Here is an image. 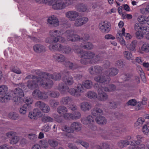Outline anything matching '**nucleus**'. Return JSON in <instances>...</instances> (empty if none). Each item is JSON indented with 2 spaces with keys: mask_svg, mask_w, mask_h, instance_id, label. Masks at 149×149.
<instances>
[{
  "mask_svg": "<svg viewBox=\"0 0 149 149\" xmlns=\"http://www.w3.org/2000/svg\"><path fill=\"white\" fill-rule=\"evenodd\" d=\"M60 74H55L53 75L49 74L47 73H44L42 74V78L38 77L36 78L34 76L29 75L26 77V79H33L34 80L32 81L28 82L26 88L28 89H24L26 91H29V89H32L37 87L39 86H41L43 87L47 88L51 87L53 84L52 81L50 80L49 78L54 80H58L61 78Z\"/></svg>",
  "mask_w": 149,
  "mask_h": 149,
  "instance_id": "obj_1",
  "label": "nucleus"
},
{
  "mask_svg": "<svg viewBox=\"0 0 149 149\" xmlns=\"http://www.w3.org/2000/svg\"><path fill=\"white\" fill-rule=\"evenodd\" d=\"M95 81L101 83H103L106 84L105 86L102 88H100L98 90V95L97 98L99 100L101 101H104L106 100L108 98L107 94L103 92V90L105 92L112 91L114 90L116 87L113 85H109L107 84L110 80V78L109 77L97 76L95 77Z\"/></svg>",
  "mask_w": 149,
  "mask_h": 149,
  "instance_id": "obj_2",
  "label": "nucleus"
},
{
  "mask_svg": "<svg viewBox=\"0 0 149 149\" xmlns=\"http://www.w3.org/2000/svg\"><path fill=\"white\" fill-rule=\"evenodd\" d=\"M81 56V63L84 64H86L88 63H92L97 62L100 59L98 56H95L94 54L90 52H81L80 53Z\"/></svg>",
  "mask_w": 149,
  "mask_h": 149,
  "instance_id": "obj_3",
  "label": "nucleus"
},
{
  "mask_svg": "<svg viewBox=\"0 0 149 149\" xmlns=\"http://www.w3.org/2000/svg\"><path fill=\"white\" fill-rule=\"evenodd\" d=\"M136 31L135 36L137 38L141 39L146 35V37L149 40V26L146 25H141L139 23H136L134 25Z\"/></svg>",
  "mask_w": 149,
  "mask_h": 149,
  "instance_id": "obj_4",
  "label": "nucleus"
},
{
  "mask_svg": "<svg viewBox=\"0 0 149 149\" xmlns=\"http://www.w3.org/2000/svg\"><path fill=\"white\" fill-rule=\"evenodd\" d=\"M83 86L81 84H78L77 87V89L71 88L69 89V88L66 87H64L63 84H59L58 87V89L62 93H65L69 92L71 95L75 96H78L80 95V93L82 91Z\"/></svg>",
  "mask_w": 149,
  "mask_h": 149,
  "instance_id": "obj_5",
  "label": "nucleus"
},
{
  "mask_svg": "<svg viewBox=\"0 0 149 149\" xmlns=\"http://www.w3.org/2000/svg\"><path fill=\"white\" fill-rule=\"evenodd\" d=\"M92 113L93 116H97L95 121L97 124L103 125L106 123V119L104 117L101 116L103 114V111L102 109L98 108H95L92 110Z\"/></svg>",
  "mask_w": 149,
  "mask_h": 149,
  "instance_id": "obj_6",
  "label": "nucleus"
},
{
  "mask_svg": "<svg viewBox=\"0 0 149 149\" xmlns=\"http://www.w3.org/2000/svg\"><path fill=\"white\" fill-rule=\"evenodd\" d=\"M8 91L7 87L4 85L0 86V101L2 102H5L8 100L12 99L11 93H7Z\"/></svg>",
  "mask_w": 149,
  "mask_h": 149,
  "instance_id": "obj_7",
  "label": "nucleus"
},
{
  "mask_svg": "<svg viewBox=\"0 0 149 149\" xmlns=\"http://www.w3.org/2000/svg\"><path fill=\"white\" fill-rule=\"evenodd\" d=\"M11 92V95L12 98L13 97V100L18 104L21 103L23 101L22 97L24 95V93L22 90L19 88H16L14 91L13 94Z\"/></svg>",
  "mask_w": 149,
  "mask_h": 149,
  "instance_id": "obj_8",
  "label": "nucleus"
},
{
  "mask_svg": "<svg viewBox=\"0 0 149 149\" xmlns=\"http://www.w3.org/2000/svg\"><path fill=\"white\" fill-rule=\"evenodd\" d=\"M57 111L59 113L63 115V117L65 119H76L79 118L81 116L79 113L77 114V116H73L72 114L66 113L67 111V109L66 108L63 106L59 107L57 109Z\"/></svg>",
  "mask_w": 149,
  "mask_h": 149,
  "instance_id": "obj_9",
  "label": "nucleus"
},
{
  "mask_svg": "<svg viewBox=\"0 0 149 149\" xmlns=\"http://www.w3.org/2000/svg\"><path fill=\"white\" fill-rule=\"evenodd\" d=\"M49 5L54 10H62L67 7L62 0H50Z\"/></svg>",
  "mask_w": 149,
  "mask_h": 149,
  "instance_id": "obj_10",
  "label": "nucleus"
},
{
  "mask_svg": "<svg viewBox=\"0 0 149 149\" xmlns=\"http://www.w3.org/2000/svg\"><path fill=\"white\" fill-rule=\"evenodd\" d=\"M81 127L80 123L75 122L71 124L70 127L64 126L62 127V129L63 131L66 132L71 133L73 132L74 130L79 131L81 129Z\"/></svg>",
  "mask_w": 149,
  "mask_h": 149,
  "instance_id": "obj_11",
  "label": "nucleus"
},
{
  "mask_svg": "<svg viewBox=\"0 0 149 149\" xmlns=\"http://www.w3.org/2000/svg\"><path fill=\"white\" fill-rule=\"evenodd\" d=\"M49 33L50 34L52 37H56L54 39V42H56L59 41L61 42H63L65 41V38H63V36H60L62 34L60 31L55 30L51 31Z\"/></svg>",
  "mask_w": 149,
  "mask_h": 149,
  "instance_id": "obj_12",
  "label": "nucleus"
},
{
  "mask_svg": "<svg viewBox=\"0 0 149 149\" xmlns=\"http://www.w3.org/2000/svg\"><path fill=\"white\" fill-rule=\"evenodd\" d=\"M98 27L101 32L107 33L109 32L110 30L111 24L107 21H102L99 23Z\"/></svg>",
  "mask_w": 149,
  "mask_h": 149,
  "instance_id": "obj_13",
  "label": "nucleus"
},
{
  "mask_svg": "<svg viewBox=\"0 0 149 149\" xmlns=\"http://www.w3.org/2000/svg\"><path fill=\"white\" fill-rule=\"evenodd\" d=\"M64 36L67 40L71 41L80 40L79 36L74 34V32L72 31H67L64 34Z\"/></svg>",
  "mask_w": 149,
  "mask_h": 149,
  "instance_id": "obj_14",
  "label": "nucleus"
},
{
  "mask_svg": "<svg viewBox=\"0 0 149 149\" xmlns=\"http://www.w3.org/2000/svg\"><path fill=\"white\" fill-rule=\"evenodd\" d=\"M79 15V13L74 10L70 11L65 13L66 17L71 21H75Z\"/></svg>",
  "mask_w": 149,
  "mask_h": 149,
  "instance_id": "obj_15",
  "label": "nucleus"
},
{
  "mask_svg": "<svg viewBox=\"0 0 149 149\" xmlns=\"http://www.w3.org/2000/svg\"><path fill=\"white\" fill-rule=\"evenodd\" d=\"M47 21L49 24L54 27L57 26L59 24V21L58 18L53 15L49 17Z\"/></svg>",
  "mask_w": 149,
  "mask_h": 149,
  "instance_id": "obj_16",
  "label": "nucleus"
},
{
  "mask_svg": "<svg viewBox=\"0 0 149 149\" xmlns=\"http://www.w3.org/2000/svg\"><path fill=\"white\" fill-rule=\"evenodd\" d=\"M74 25L77 27H79L86 24L88 21V19L86 17H80L75 19Z\"/></svg>",
  "mask_w": 149,
  "mask_h": 149,
  "instance_id": "obj_17",
  "label": "nucleus"
},
{
  "mask_svg": "<svg viewBox=\"0 0 149 149\" xmlns=\"http://www.w3.org/2000/svg\"><path fill=\"white\" fill-rule=\"evenodd\" d=\"M94 121V118L91 116H89L86 118H84L81 120L82 123L86 125L91 128L93 126V123Z\"/></svg>",
  "mask_w": 149,
  "mask_h": 149,
  "instance_id": "obj_18",
  "label": "nucleus"
},
{
  "mask_svg": "<svg viewBox=\"0 0 149 149\" xmlns=\"http://www.w3.org/2000/svg\"><path fill=\"white\" fill-rule=\"evenodd\" d=\"M125 29L123 28L121 31H119L117 34V38L119 42L122 46L125 45V40L123 37V35H124Z\"/></svg>",
  "mask_w": 149,
  "mask_h": 149,
  "instance_id": "obj_19",
  "label": "nucleus"
},
{
  "mask_svg": "<svg viewBox=\"0 0 149 149\" xmlns=\"http://www.w3.org/2000/svg\"><path fill=\"white\" fill-rule=\"evenodd\" d=\"M36 105L39 107L41 110L44 113H47L49 111L50 108L49 106L42 102H38L36 103Z\"/></svg>",
  "mask_w": 149,
  "mask_h": 149,
  "instance_id": "obj_20",
  "label": "nucleus"
},
{
  "mask_svg": "<svg viewBox=\"0 0 149 149\" xmlns=\"http://www.w3.org/2000/svg\"><path fill=\"white\" fill-rule=\"evenodd\" d=\"M33 97L36 98H39L42 99H45L47 97V95L45 93H42L39 90H36L34 91L32 93Z\"/></svg>",
  "mask_w": 149,
  "mask_h": 149,
  "instance_id": "obj_21",
  "label": "nucleus"
},
{
  "mask_svg": "<svg viewBox=\"0 0 149 149\" xmlns=\"http://www.w3.org/2000/svg\"><path fill=\"white\" fill-rule=\"evenodd\" d=\"M142 139L143 137L141 136L136 135L134 139V140L131 141L130 146H135L136 145H139L142 143Z\"/></svg>",
  "mask_w": 149,
  "mask_h": 149,
  "instance_id": "obj_22",
  "label": "nucleus"
},
{
  "mask_svg": "<svg viewBox=\"0 0 149 149\" xmlns=\"http://www.w3.org/2000/svg\"><path fill=\"white\" fill-rule=\"evenodd\" d=\"M41 116V112L36 109H34L33 111L30 112L29 114V117L31 119H35L36 116L40 117Z\"/></svg>",
  "mask_w": 149,
  "mask_h": 149,
  "instance_id": "obj_23",
  "label": "nucleus"
},
{
  "mask_svg": "<svg viewBox=\"0 0 149 149\" xmlns=\"http://www.w3.org/2000/svg\"><path fill=\"white\" fill-rule=\"evenodd\" d=\"M80 106L81 110L84 111H88L91 108V104L87 102H82L80 104Z\"/></svg>",
  "mask_w": 149,
  "mask_h": 149,
  "instance_id": "obj_24",
  "label": "nucleus"
},
{
  "mask_svg": "<svg viewBox=\"0 0 149 149\" xmlns=\"http://www.w3.org/2000/svg\"><path fill=\"white\" fill-rule=\"evenodd\" d=\"M34 51L37 53H40L44 52L45 51V47L40 44H36L33 47Z\"/></svg>",
  "mask_w": 149,
  "mask_h": 149,
  "instance_id": "obj_25",
  "label": "nucleus"
},
{
  "mask_svg": "<svg viewBox=\"0 0 149 149\" xmlns=\"http://www.w3.org/2000/svg\"><path fill=\"white\" fill-rule=\"evenodd\" d=\"M139 52L141 53L144 52H149V43L147 42L144 43L141 47L139 48Z\"/></svg>",
  "mask_w": 149,
  "mask_h": 149,
  "instance_id": "obj_26",
  "label": "nucleus"
},
{
  "mask_svg": "<svg viewBox=\"0 0 149 149\" xmlns=\"http://www.w3.org/2000/svg\"><path fill=\"white\" fill-rule=\"evenodd\" d=\"M136 41L134 40L130 44L127 43L126 46L127 49L131 51H136Z\"/></svg>",
  "mask_w": 149,
  "mask_h": 149,
  "instance_id": "obj_27",
  "label": "nucleus"
},
{
  "mask_svg": "<svg viewBox=\"0 0 149 149\" xmlns=\"http://www.w3.org/2000/svg\"><path fill=\"white\" fill-rule=\"evenodd\" d=\"M62 46L59 44L55 45H50L49 46V48L50 50L52 51L58 50L61 51L63 50L62 48Z\"/></svg>",
  "mask_w": 149,
  "mask_h": 149,
  "instance_id": "obj_28",
  "label": "nucleus"
},
{
  "mask_svg": "<svg viewBox=\"0 0 149 149\" xmlns=\"http://www.w3.org/2000/svg\"><path fill=\"white\" fill-rule=\"evenodd\" d=\"M54 59L59 62H62L64 61L65 58V57L63 55L60 54H56L53 56Z\"/></svg>",
  "mask_w": 149,
  "mask_h": 149,
  "instance_id": "obj_29",
  "label": "nucleus"
},
{
  "mask_svg": "<svg viewBox=\"0 0 149 149\" xmlns=\"http://www.w3.org/2000/svg\"><path fill=\"white\" fill-rule=\"evenodd\" d=\"M147 16L141 15L139 16L137 18V21L139 24L142 25V24H147Z\"/></svg>",
  "mask_w": 149,
  "mask_h": 149,
  "instance_id": "obj_30",
  "label": "nucleus"
},
{
  "mask_svg": "<svg viewBox=\"0 0 149 149\" xmlns=\"http://www.w3.org/2000/svg\"><path fill=\"white\" fill-rule=\"evenodd\" d=\"M101 70V68L98 66L91 67L89 69V71L91 74H94V72L98 73Z\"/></svg>",
  "mask_w": 149,
  "mask_h": 149,
  "instance_id": "obj_31",
  "label": "nucleus"
},
{
  "mask_svg": "<svg viewBox=\"0 0 149 149\" xmlns=\"http://www.w3.org/2000/svg\"><path fill=\"white\" fill-rule=\"evenodd\" d=\"M19 137L14 135L12 136L10 141V143L12 145H15L17 144L19 141Z\"/></svg>",
  "mask_w": 149,
  "mask_h": 149,
  "instance_id": "obj_32",
  "label": "nucleus"
},
{
  "mask_svg": "<svg viewBox=\"0 0 149 149\" xmlns=\"http://www.w3.org/2000/svg\"><path fill=\"white\" fill-rule=\"evenodd\" d=\"M138 146H130L128 149H145L146 148L145 145L144 143L140 144Z\"/></svg>",
  "mask_w": 149,
  "mask_h": 149,
  "instance_id": "obj_33",
  "label": "nucleus"
},
{
  "mask_svg": "<svg viewBox=\"0 0 149 149\" xmlns=\"http://www.w3.org/2000/svg\"><path fill=\"white\" fill-rule=\"evenodd\" d=\"M145 120L143 118H138L137 121L135 123L134 126L135 127H139L144 122Z\"/></svg>",
  "mask_w": 149,
  "mask_h": 149,
  "instance_id": "obj_34",
  "label": "nucleus"
},
{
  "mask_svg": "<svg viewBox=\"0 0 149 149\" xmlns=\"http://www.w3.org/2000/svg\"><path fill=\"white\" fill-rule=\"evenodd\" d=\"M8 117L12 119L16 120L19 118V115L17 113L14 112H11L8 114Z\"/></svg>",
  "mask_w": 149,
  "mask_h": 149,
  "instance_id": "obj_35",
  "label": "nucleus"
},
{
  "mask_svg": "<svg viewBox=\"0 0 149 149\" xmlns=\"http://www.w3.org/2000/svg\"><path fill=\"white\" fill-rule=\"evenodd\" d=\"M27 109V105L25 104L21 107L19 110V112L21 114L25 115L26 113Z\"/></svg>",
  "mask_w": 149,
  "mask_h": 149,
  "instance_id": "obj_36",
  "label": "nucleus"
},
{
  "mask_svg": "<svg viewBox=\"0 0 149 149\" xmlns=\"http://www.w3.org/2000/svg\"><path fill=\"white\" fill-rule=\"evenodd\" d=\"M118 73L117 70L114 68H111L109 69L107 74L111 76H114L117 74Z\"/></svg>",
  "mask_w": 149,
  "mask_h": 149,
  "instance_id": "obj_37",
  "label": "nucleus"
},
{
  "mask_svg": "<svg viewBox=\"0 0 149 149\" xmlns=\"http://www.w3.org/2000/svg\"><path fill=\"white\" fill-rule=\"evenodd\" d=\"M124 57L127 59L130 60H132L133 58V56L132 54L127 51H125L123 52Z\"/></svg>",
  "mask_w": 149,
  "mask_h": 149,
  "instance_id": "obj_38",
  "label": "nucleus"
},
{
  "mask_svg": "<svg viewBox=\"0 0 149 149\" xmlns=\"http://www.w3.org/2000/svg\"><path fill=\"white\" fill-rule=\"evenodd\" d=\"M40 144L41 148H47L48 147V144L47 141L43 140L40 142Z\"/></svg>",
  "mask_w": 149,
  "mask_h": 149,
  "instance_id": "obj_39",
  "label": "nucleus"
},
{
  "mask_svg": "<svg viewBox=\"0 0 149 149\" xmlns=\"http://www.w3.org/2000/svg\"><path fill=\"white\" fill-rule=\"evenodd\" d=\"M87 96L90 98L95 99L97 98V96L96 93L92 91L88 92L87 94Z\"/></svg>",
  "mask_w": 149,
  "mask_h": 149,
  "instance_id": "obj_40",
  "label": "nucleus"
},
{
  "mask_svg": "<svg viewBox=\"0 0 149 149\" xmlns=\"http://www.w3.org/2000/svg\"><path fill=\"white\" fill-rule=\"evenodd\" d=\"M84 87L87 88H90L92 86V82L90 81L86 80L83 83Z\"/></svg>",
  "mask_w": 149,
  "mask_h": 149,
  "instance_id": "obj_41",
  "label": "nucleus"
},
{
  "mask_svg": "<svg viewBox=\"0 0 149 149\" xmlns=\"http://www.w3.org/2000/svg\"><path fill=\"white\" fill-rule=\"evenodd\" d=\"M65 84L67 85H71L73 83V79L71 77L67 78L66 79L63 80Z\"/></svg>",
  "mask_w": 149,
  "mask_h": 149,
  "instance_id": "obj_42",
  "label": "nucleus"
},
{
  "mask_svg": "<svg viewBox=\"0 0 149 149\" xmlns=\"http://www.w3.org/2000/svg\"><path fill=\"white\" fill-rule=\"evenodd\" d=\"M142 131L144 134H148L149 133V126L146 125H144L142 127Z\"/></svg>",
  "mask_w": 149,
  "mask_h": 149,
  "instance_id": "obj_43",
  "label": "nucleus"
},
{
  "mask_svg": "<svg viewBox=\"0 0 149 149\" xmlns=\"http://www.w3.org/2000/svg\"><path fill=\"white\" fill-rule=\"evenodd\" d=\"M62 102L63 104H68L69 105L71 102L70 99L68 97L63 98L62 100Z\"/></svg>",
  "mask_w": 149,
  "mask_h": 149,
  "instance_id": "obj_44",
  "label": "nucleus"
},
{
  "mask_svg": "<svg viewBox=\"0 0 149 149\" xmlns=\"http://www.w3.org/2000/svg\"><path fill=\"white\" fill-rule=\"evenodd\" d=\"M62 48L63 49V50H61V51L66 54L69 53L71 51L70 48L69 47H64L62 46Z\"/></svg>",
  "mask_w": 149,
  "mask_h": 149,
  "instance_id": "obj_45",
  "label": "nucleus"
},
{
  "mask_svg": "<svg viewBox=\"0 0 149 149\" xmlns=\"http://www.w3.org/2000/svg\"><path fill=\"white\" fill-rule=\"evenodd\" d=\"M137 103V102L136 100L132 99L129 100L127 102V104L128 105L134 106Z\"/></svg>",
  "mask_w": 149,
  "mask_h": 149,
  "instance_id": "obj_46",
  "label": "nucleus"
},
{
  "mask_svg": "<svg viewBox=\"0 0 149 149\" xmlns=\"http://www.w3.org/2000/svg\"><path fill=\"white\" fill-rule=\"evenodd\" d=\"M129 143V141L127 140L122 141L119 143V146L121 148L128 145Z\"/></svg>",
  "mask_w": 149,
  "mask_h": 149,
  "instance_id": "obj_47",
  "label": "nucleus"
},
{
  "mask_svg": "<svg viewBox=\"0 0 149 149\" xmlns=\"http://www.w3.org/2000/svg\"><path fill=\"white\" fill-rule=\"evenodd\" d=\"M48 142L49 145L52 147H56L58 145L57 142L54 140H49Z\"/></svg>",
  "mask_w": 149,
  "mask_h": 149,
  "instance_id": "obj_48",
  "label": "nucleus"
},
{
  "mask_svg": "<svg viewBox=\"0 0 149 149\" xmlns=\"http://www.w3.org/2000/svg\"><path fill=\"white\" fill-rule=\"evenodd\" d=\"M42 120L44 122H52L53 121V119L49 116H45L43 117Z\"/></svg>",
  "mask_w": 149,
  "mask_h": 149,
  "instance_id": "obj_49",
  "label": "nucleus"
},
{
  "mask_svg": "<svg viewBox=\"0 0 149 149\" xmlns=\"http://www.w3.org/2000/svg\"><path fill=\"white\" fill-rule=\"evenodd\" d=\"M27 106L29 104H31L33 102V100L30 97H27L25 98L24 100Z\"/></svg>",
  "mask_w": 149,
  "mask_h": 149,
  "instance_id": "obj_50",
  "label": "nucleus"
},
{
  "mask_svg": "<svg viewBox=\"0 0 149 149\" xmlns=\"http://www.w3.org/2000/svg\"><path fill=\"white\" fill-rule=\"evenodd\" d=\"M83 47L86 49H90L93 47V45L91 43L86 42V44L83 46Z\"/></svg>",
  "mask_w": 149,
  "mask_h": 149,
  "instance_id": "obj_51",
  "label": "nucleus"
},
{
  "mask_svg": "<svg viewBox=\"0 0 149 149\" xmlns=\"http://www.w3.org/2000/svg\"><path fill=\"white\" fill-rule=\"evenodd\" d=\"M47 97H48V95H49L50 96L52 97H58L59 95V93H55L54 92H52L51 93L48 92L47 93H46Z\"/></svg>",
  "mask_w": 149,
  "mask_h": 149,
  "instance_id": "obj_52",
  "label": "nucleus"
},
{
  "mask_svg": "<svg viewBox=\"0 0 149 149\" xmlns=\"http://www.w3.org/2000/svg\"><path fill=\"white\" fill-rule=\"evenodd\" d=\"M35 1L39 3L47 4L49 5L50 0H35Z\"/></svg>",
  "mask_w": 149,
  "mask_h": 149,
  "instance_id": "obj_53",
  "label": "nucleus"
},
{
  "mask_svg": "<svg viewBox=\"0 0 149 149\" xmlns=\"http://www.w3.org/2000/svg\"><path fill=\"white\" fill-rule=\"evenodd\" d=\"M10 70L11 71L17 74H20L21 73V70L15 67H11Z\"/></svg>",
  "mask_w": 149,
  "mask_h": 149,
  "instance_id": "obj_54",
  "label": "nucleus"
},
{
  "mask_svg": "<svg viewBox=\"0 0 149 149\" xmlns=\"http://www.w3.org/2000/svg\"><path fill=\"white\" fill-rule=\"evenodd\" d=\"M76 142L78 144L80 143L83 146L85 147H87L88 146L87 143L81 140H78Z\"/></svg>",
  "mask_w": 149,
  "mask_h": 149,
  "instance_id": "obj_55",
  "label": "nucleus"
},
{
  "mask_svg": "<svg viewBox=\"0 0 149 149\" xmlns=\"http://www.w3.org/2000/svg\"><path fill=\"white\" fill-rule=\"evenodd\" d=\"M121 16L123 19L127 18L128 19H130L132 18V15L130 14L123 13Z\"/></svg>",
  "mask_w": 149,
  "mask_h": 149,
  "instance_id": "obj_56",
  "label": "nucleus"
},
{
  "mask_svg": "<svg viewBox=\"0 0 149 149\" xmlns=\"http://www.w3.org/2000/svg\"><path fill=\"white\" fill-rule=\"evenodd\" d=\"M104 38L105 39L107 40H114L115 38V37L113 36L112 35L109 34L106 35L104 36Z\"/></svg>",
  "mask_w": 149,
  "mask_h": 149,
  "instance_id": "obj_57",
  "label": "nucleus"
},
{
  "mask_svg": "<svg viewBox=\"0 0 149 149\" xmlns=\"http://www.w3.org/2000/svg\"><path fill=\"white\" fill-rule=\"evenodd\" d=\"M147 98L146 97H143L142 99L141 102H138V106L139 107H141V104L143 105L146 104L147 102Z\"/></svg>",
  "mask_w": 149,
  "mask_h": 149,
  "instance_id": "obj_58",
  "label": "nucleus"
},
{
  "mask_svg": "<svg viewBox=\"0 0 149 149\" xmlns=\"http://www.w3.org/2000/svg\"><path fill=\"white\" fill-rule=\"evenodd\" d=\"M67 6L71 5L73 3V0H62Z\"/></svg>",
  "mask_w": 149,
  "mask_h": 149,
  "instance_id": "obj_59",
  "label": "nucleus"
},
{
  "mask_svg": "<svg viewBox=\"0 0 149 149\" xmlns=\"http://www.w3.org/2000/svg\"><path fill=\"white\" fill-rule=\"evenodd\" d=\"M28 138L31 140H34L37 138V136L33 134H31L28 135Z\"/></svg>",
  "mask_w": 149,
  "mask_h": 149,
  "instance_id": "obj_60",
  "label": "nucleus"
},
{
  "mask_svg": "<svg viewBox=\"0 0 149 149\" xmlns=\"http://www.w3.org/2000/svg\"><path fill=\"white\" fill-rule=\"evenodd\" d=\"M87 7L85 5H81V8L79 10L80 12H84L87 9Z\"/></svg>",
  "mask_w": 149,
  "mask_h": 149,
  "instance_id": "obj_61",
  "label": "nucleus"
},
{
  "mask_svg": "<svg viewBox=\"0 0 149 149\" xmlns=\"http://www.w3.org/2000/svg\"><path fill=\"white\" fill-rule=\"evenodd\" d=\"M116 64L117 66L120 67H122L124 65V63L122 61H117Z\"/></svg>",
  "mask_w": 149,
  "mask_h": 149,
  "instance_id": "obj_62",
  "label": "nucleus"
},
{
  "mask_svg": "<svg viewBox=\"0 0 149 149\" xmlns=\"http://www.w3.org/2000/svg\"><path fill=\"white\" fill-rule=\"evenodd\" d=\"M31 149H41V148L39 145L36 144L32 146Z\"/></svg>",
  "mask_w": 149,
  "mask_h": 149,
  "instance_id": "obj_63",
  "label": "nucleus"
},
{
  "mask_svg": "<svg viewBox=\"0 0 149 149\" xmlns=\"http://www.w3.org/2000/svg\"><path fill=\"white\" fill-rule=\"evenodd\" d=\"M0 149H9V147L8 145L4 144L0 146Z\"/></svg>",
  "mask_w": 149,
  "mask_h": 149,
  "instance_id": "obj_64",
  "label": "nucleus"
}]
</instances>
